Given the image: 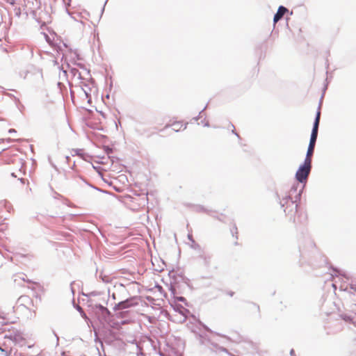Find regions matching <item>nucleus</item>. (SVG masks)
Segmentation results:
<instances>
[{
  "mask_svg": "<svg viewBox=\"0 0 356 356\" xmlns=\"http://www.w3.org/2000/svg\"><path fill=\"white\" fill-rule=\"evenodd\" d=\"M232 233H233V234H234V233H235L236 234H238L237 228H236V227H235V228L232 230Z\"/></svg>",
  "mask_w": 356,
  "mask_h": 356,
  "instance_id": "9b49d317",
  "label": "nucleus"
},
{
  "mask_svg": "<svg viewBox=\"0 0 356 356\" xmlns=\"http://www.w3.org/2000/svg\"><path fill=\"white\" fill-rule=\"evenodd\" d=\"M170 126L172 127V130L175 131L184 130L186 127V125L182 122H175L170 124Z\"/></svg>",
  "mask_w": 356,
  "mask_h": 356,
  "instance_id": "0eeeda50",
  "label": "nucleus"
},
{
  "mask_svg": "<svg viewBox=\"0 0 356 356\" xmlns=\"http://www.w3.org/2000/svg\"><path fill=\"white\" fill-rule=\"evenodd\" d=\"M136 305H137V302H134L132 299L127 300L125 301H122V302H120L118 304H117L114 307V309L115 310L124 309H126V308H129V307L135 306Z\"/></svg>",
  "mask_w": 356,
  "mask_h": 356,
  "instance_id": "20e7f679",
  "label": "nucleus"
},
{
  "mask_svg": "<svg viewBox=\"0 0 356 356\" xmlns=\"http://www.w3.org/2000/svg\"><path fill=\"white\" fill-rule=\"evenodd\" d=\"M314 149L308 148L304 163L312 164V157L314 154Z\"/></svg>",
  "mask_w": 356,
  "mask_h": 356,
  "instance_id": "6e6552de",
  "label": "nucleus"
},
{
  "mask_svg": "<svg viewBox=\"0 0 356 356\" xmlns=\"http://www.w3.org/2000/svg\"><path fill=\"white\" fill-rule=\"evenodd\" d=\"M320 117H321V111H320V108H319L316 113V117L314 127L312 129L308 148L314 149V147H315V144H316V141L317 136H318V126H319V122H320Z\"/></svg>",
  "mask_w": 356,
  "mask_h": 356,
  "instance_id": "7ed1b4c3",
  "label": "nucleus"
},
{
  "mask_svg": "<svg viewBox=\"0 0 356 356\" xmlns=\"http://www.w3.org/2000/svg\"><path fill=\"white\" fill-rule=\"evenodd\" d=\"M234 294V292L233 291H226V295L227 296H233V295Z\"/></svg>",
  "mask_w": 356,
  "mask_h": 356,
  "instance_id": "9d476101",
  "label": "nucleus"
},
{
  "mask_svg": "<svg viewBox=\"0 0 356 356\" xmlns=\"http://www.w3.org/2000/svg\"><path fill=\"white\" fill-rule=\"evenodd\" d=\"M246 311L250 314H257L260 312L259 306L253 302H249L246 305Z\"/></svg>",
  "mask_w": 356,
  "mask_h": 356,
  "instance_id": "39448f33",
  "label": "nucleus"
},
{
  "mask_svg": "<svg viewBox=\"0 0 356 356\" xmlns=\"http://www.w3.org/2000/svg\"><path fill=\"white\" fill-rule=\"evenodd\" d=\"M300 195V191L298 192L297 188L293 186L290 189L289 195L281 200V205L284 207L286 217L293 222H300V214L298 211Z\"/></svg>",
  "mask_w": 356,
  "mask_h": 356,
  "instance_id": "f257e3e1",
  "label": "nucleus"
},
{
  "mask_svg": "<svg viewBox=\"0 0 356 356\" xmlns=\"http://www.w3.org/2000/svg\"><path fill=\"white\" fill-rule=\"evenodd\" d=\"M312 164H307L304 163L303 165H300L296 173V179L300 182H306L307 177L311 171Z\"/></svg>",
  "mask_w": 356,
  "mask_h": 356,
  "instance_id": "f03ea898",
  "label": "nucleus"
},
{
  "mask_svg": "<svg viewBox=\"0 0 356 356\" xmlns=\"http://www.w3.org/2000/svg\"><path fill=\"white\" fill-rule=\"evenodd\" d=\"M0 351L5 353V356H10L11 355V350H8L6 349L3 348L2 347H0Z\"/></svg>",
  "mask_w": 356,
  "mask_h": 356,
  "instance_id": "1a4fd4ad",
  "label": "nucleus"
},
{
  "mask_svg": "<svg viewBox=\"0 0 356 356\" xmlns=\"http://www.w3.org/2000/svg\"><path fill=\"white\" fill-rule=\"evenodd\" d=\"M287 11L288 10L285 7L280 6L277 13L274 16V22H277Z\"/></svg>",
  "mask_w": 356,
  "mask_h": 356,
  "instance_id": "423d86ee",
  "label": "nucleus"
}]
</instances>
